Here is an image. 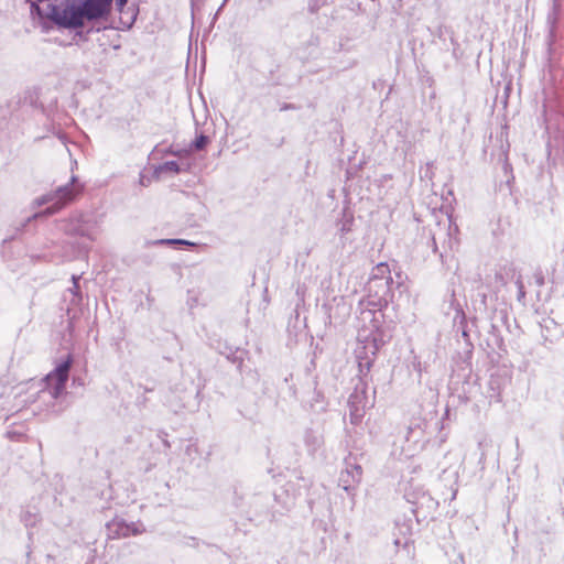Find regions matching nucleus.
I'll return each instance as SVG.
<instances>
[{"mask_svg": "<svg viewBox=\"0 0 564 564\" xmlns=\"http://www.w3.org/2000/svg\"><path fill=\"white\" fill-rule=\"evenodd\" d=\"M454 326L457 327V332L462 333L463 338L466 341L467 350L465 351L466 360L470 359L471 351H473V344L469 338V334L467 330V322H466V315L464 311L456 310V315L454 317Z\"/></svg>", "mask_w": 564, "mask_h": 564, "instance_id": "4468645a", "label": "nucleus"}, {"mask_svg": "<svg viewBox=\"0 0 564 564\" xmlns=\"http://www.w3.org/2000/svg\"><path fill=\"white\" fill-rule=\"evenodd\" d=\"M82 185L76 176H72L69 183L59 186L53 193L41 196L36 199L39 206L51 204L46 209V215H53L62 209L67 203L72 202L82 191Z\"/></svg>", "mask_w": 564, "mask_h": 564, "instance_id": "f03ea898", "label": "nucleus"}, {"mask_svg": "<svg viewBox=\"0 0 564 564\" xmlns=\"http://www.w3.org/2000/svg\"><path fill=\"white\" fill-rule=\"evenodd\" d=\"M152 178H154L153 175L152 176H148V175H145L143 173H140L139 184L141 186H145L147 187V186H149L151 184Z\"/></svg>", "mask_w": 564, "mask_h": 564, "instance_id": "c85d7f7f", "label": "nucleus"}, {"mask_svg": "<svg viewBox=\"0 0 564 564\" xmlns=\"http://www.w3.org/2000/svg\"><path fill=\"white\" fill-rule=\"evenodd\" d=\"M484 459H485V452L482 451V452H481V455H480V459H479V462H480V463H482V460H484Z\"/></svg>", "mask_w": 564, "mask_h": 564, "instance_id": "79ce46f5", "label": "nucleus"}, {"mask_svg": "<svg viewBox=\"0 0 564 564\" xmlns=\"http://www.w3.org/2000/svg\"><path fill=\"white\" fill-rule=\"evenodd\" d=\"M72 280H73L74 286H73V289H69V291L74 294V297H78L77 292L79 290V284H78L79 276L73 275Z\"/></svg>", "mask_w": 564, "mask_h": 564, "instance_id": "c756f323", "label": "nucleus"}, {"mask_svg": "<svg viewBox=\"0 0 564 564\" xmlns=\"http://www.w3.org/2000/svg\"><path fill=\"white\" fill-rule=\"evenodd\" d=\"M366 403L364 391L359 393L358 388H356L355 392L350 394L348 399L351 423L357 424L361 420Z\"/></svg>", "mask_w": 564, "mask_h": 564, "instance_id": "ddd939ff", "label": "nucleus"}, {"mask_svg": "<svg viewBox=\"0 0 564 564\" xmlns=\"http://www.w3.org/2000/svg\"><path fill=\"white\" fill-rule=\"evenodd\" d=\"M178 174L181 172L180 164L176 161H166L162 164L154 166L153 177L159 180L163 173Z\"/></svg>", "mask_w": 564, "mask_h": 564, "instance_id": "f3484780", "label": "nucleus"}, {"mask_svg": "<svg viewBox=\"0 0 564 564\" xmlns=\"http://www.w3.org/2000/svg\"><path fill=\"white\" fill-rule=\"evenodd\" d=\"M355 460L356 459L351 457L346 458V469L343 470L339 476V486L347 492L360 482L362 476V468Z\"/></svg>", "mask_w": 564, "mask_h": 564, "instance_id": "0eeeda50", "label": "nucleus"}, {"mask_svg": "<svg viewBox=\"0 0 564 564\" xmlns=\"http://www.w3.org/2000/svg\"><path fill=\"white\" fill-rule=\"evenodd\" d=\"M388 278H392L388 263L381 262L372 269L370 279L388 280Z\"/></svg>", "mask_w": 564, "mask_h": 564, "instance_id": "6ab92c4d", "label": "nucleus"}, {"mask_svg": "<svg viewBox=\"0 0 564 564\" xmlns=\"http://www.w3.org/2000/svg\"><path fill=\"white\" fill-rule=\"evenodd\" d=\"M209 138L205 134H199L192 143V149L196 151L204 150L209 143Z\"/></svg>", "mask_w": 564, "mask_h": 564, "instance_id": "393cba45", "label": "nucleus"}, {"mask_svg": "<svg viewBox=\"0 0 564 564\" xmlns=\"http://www.w3.org/2000/svg\"><path fill=\"white\" fill-rule=\"evenodd\" d=\"M516 285H517V290H518V293H517V299L518 301H522L524 300L525 297V290H524V284L522 282V279L521 276H519L517 280H516Z\"/></svg>", "mask_w": 564, "mask_h": 564, "instance_id": "bb28decb", "label": "nucleus"}, {"mask_svg": "<svg viewBox=\"0 0 564 564\" xmlns=\"http://www.w3.org/2000/svg\"><path fill=\"white\" fill-rule=\"evenodd\" d=\"M489 386L492 391L497 390V397H499L500 395V392H499L500 386L494 377L490 379Z\"/></svg>", "mask_w": 564, "mask_h": 564, "instance_id": "7c9ffc66", "label": "nucleus"}, {"mask_svg": "<svg viewBox=\"0 0 564 564\" xmlns=\"http://www.w3.org/2000/svg\"><path fill=\"white\" fill-rule=\"evenodd\" d=\"M303 441L310 454H314L324 443L323 435L313 429L305 430Z\"/></svg>", "mask_w": 564, "mask_h": 564, "instance_id": "2eb2a0df", "label": "nucleus"}, {"mask_svg": "<svg viewBox=\"0 0 564 564\" xmlns=\"http://www.w3.org/2000/svg\"><path fill=\"white\" fill-rule=\"evenodd\" d=\"M107 530L110 538H128L131 535L130 524L124 520H113L107 524Z\"/></svg>", "mask_w": 564, "mask_h": 564, "instance_id": "dca6fc26", "label": "nucleus"}, {"mask_svg": "<svg viewBox=\"0 0 564 564\" xmlns=\"http://www.w3.org/2000/svg\"><path fill=\"white\" fill-rule=\"evenodd\" d=\"M311 408L315 412H322V411H325V409H326L325 398H324L323 393L321 391H317L316 389L314 390V397L311 401Z\"/></svg>", "mask_w": 564, "mask_h": 564, "instance_id": "5701e85b", "label": "nucleus"}, {"mask_svg": "<svg viewBox=\"0 0 564 564\" xmlns=\"http://www.w3.org/2000/svg\"><path fill=\"white\" fill-rule=\"evenodd\" d=\"M144 391H145V392H150V391H152V389H148V388H145V389H144Z\"/></svg>", "mask_w": 564, "mask_h": 564, "instance_id": "c03bdc74", "label": "nucleus"}, {"mask_svg": "<svg viewBox=\"0 0 564 564\" xmlns=\"http://www.w3.org/2000/svg\"><path fill=\"white\" fill-rule=\"evenodd\" d=\"M173 245H181V246H194V242H191L185 239H158L153 241H147L145 246H173Z\"/></svg>", "mask_w": 564, "mask_h": 564, "instance_id": "aec40b11", "label": "nucleus"}, {"mask_svg": "<svg viewBox=\"0 0 564 564\" xmlns=\"http://www.w3.org/2000/svg\"><path fill=\"white\" fill-rule=\"evenodd\" d=\"M194 393L195 397H198L200 393V389L198 387H194L193 391H191V394Z\"/></svg>", "mask_w": 564, "mask_h": 564, "instance_id": "72a5a7b5", "label": "nucleus"}, {"mask_svg": "<svg viewBox=\"0 0 564 564\" xmlns=\"http://www.w3.org/2000/svg\"><path fill=\"white\" fill-rule=\"evenodd\" d=\"M210 346L225 357L228 355L229 349H235L234 347L229 346L226 341H221L220 339L210 341Z\"/></svg>", "mask_w": 564, "mask_h": 564, "instance_id": "b1692460", "label": "nucleus"}, {"mask_svg": "<svg viewBox=\"0 0 564 564\" xmlns=\"http://www.w3.org/2000/svg\"><path fill=\"white\" fill-rule=\"evenodd\" d=\"M542 338H544V341H543V345H546V343L549 341L550 344H553L552 340H549L547 337H545V335H542Z\"/></svg>", "mask_w": 564, "mask_h": 564, "instance_id": "58836bf2", "label": "nucleus"}, {"mask_svg": "<svg viewBox=\"0 0 564 564\" xmlns=\"http://www.w3.org/2000/svg\"><path fill=\"white\" fill-rule=\"evenodd\" d=\"M129 524H130V530L129 531H131V535L141 534L145 530L144 527L141 523L131 522Z\"/></svg>", "mask_w": 564, "mask_h": 564, "instance_id": "cd10ccee", "label": "nucleus"}, {"mask_svg": "<svg viewBox=\"0 0 564 564\" xmlns=\"http://www.w3.org/2000/svg\"><path fill=\"white\" fill-rule=\"evenodd\" d=\"M479 448H482V442L478 443Z\"/></svg>", "mask_w": 564, "mask_h": 564, "instance_id": "37998d69", "label": "nucleus"}, {"mask_svg": "<svg viewBox=\"0 0 564 564\" xmlns=\"http://www.w3.org/2000/svg\"><path fill=\"white\" fill-rule=\"evenodd\" d=\"M48 15L50 22L58 29L78 30L88 22L80 0H65L63 7L51 3L48 4Z\"/></svg>", "mask_w": 564, "mask_h": 564, "instance_id": "f257e3e1", "label": "nucleus"}, {"mask_svg": "<svg viewBox=\"0 0 564 564\" xmlns=\"http://www.w3.org/2000/svg\"><path fill=\"white\" fill-rule=\"evenodd\" d=\"M393 279L388 280L369 279L367 284L368 300L367 306L381 311L392 300Z\"/></svg>", "mask_w": 564, "mask_h": 564, "instance_id": "423d86ee", "label": "nucleus"}, {"mask_svg": "<svg viewBox=\"0 0 564 564\" xmlns=\"http://www.w3.org/2000/svg\"><path fill=\"white\" fill-rule=\"evenodd\" d=\"M384 344V340L382 338H378L377 334H371V339L367 340V344L365 345V355H368L370 352L372 356H375L378 351V349ZM359 359V370L360 373L366 375L370 370V367L372 365V359L368 356L361 357L358 355Z\"/></svg>", "mask_w": 564, "mask_h": 564, "instance_id": "9b49d317", "label": "nucleus"}, {"mask_svg": "<svg viewBox=\"0 0 564 564\" xmlns=\"http://www.w3.org/2000/svg\"><path fill=\"white\" fill-rule=\"evenodd\" d=\"M128 0H117V6L122 7L127 3Z\"/></svg>", "mask_w": 564, "mask_h": 564, "instance_id": "f704fd0d", "label": "nucleus"}, {"mask_svg": "<svg viewBox=\"0 0 564 564\" xmlns=\"http://www.w3.org/2000/svg\"><path fill=\"white\" fill-rule=\"evenodd\" d=\"M163 444H164L165 447H170L171 446L170 442L167 440H163Z\"/></svg>", "mask_w": 564, "mask_h": 564, "instance_id": "a19ab883", "label": "nucleus"}, {"mask_svg": "<svg viewBox=\"0 0 564 564\" xmlns=\"http://www.w3.org/2000/svg\"><path fill=\"white\" fill-rule=\"evenodd\" d=\"M246 354L247 352L245 350H241L240 348L229 349L228 355L226 356V358L230 362L236 364L238 370L241 371V366L243 364Z\"/></svg>", "mask_w": 564, "mask_h": 564, "instance_id": "412c9836", "label": "nucleus"}, {"mask_svg": "<svg viewBox=\"0 0 564 564\" xmlns=\"http://www.w3.org/2000/svg\"><path fill=\"white\" fill-rule=\"evenodd\" d=\"M327 4V0H308L307 9L311 13H316L321 8Z\"/></svg>", "mask_w": 564, "mask_h": 564, "instance_id": "a878e982", "label": "nucleus"}, {"mask_svg": "<svg viewBox=\"0 0 564 564\" xmlns=\"http://www.w3.org/2000/svg\"><path fill=\"white\" fill-rule=\"evenodd\" d=\"M25 525H34L35 523V517H28L24 518Z\"/></svg>", "mask_w": 564, "mask_h": 564, "instance_id": "2f4dec72", "label": "nucleus"}, {"mask_svg": "<svg viewBox=\"0 0 564 564\" xmlns=\"http://www.w3.org/2000/svg\"><path fill=\"white\" fill-rule=\"evenodd\" d=\"M561 12V2L560 0H552V8L550 9L547 17H546V28H547V36H546V43L549 46V50H551L553 43L555 42V30L556 24L560 18Z\"/></svg>", "mask_w": 564, "mask_h": 564, "instance_id": "f8f14e48", "label": "nucleus"}, {"mask_svg": "<svg viewBox=\"0 0 564 564\" xmlns=\"http://www.w3.org/2000/svg\"><path fill=\"white\" fill-rule=\"evenodd\" d=\"M172 340L175 343V346H176L178 349H181L180 344H178V340H177V337H176V336H174V337L172 338Z\"/></svg>", "mask_w": 564, "mask_h": 564, "instance_id": "e433bc0d", "label": "nucleus"}, {"mask_svg": "<svg viewBox=\"0 0 564 564\" xmlns=\"http://www.w3.org/2000/svg\"><path fill=\"white\" fill-rule=\"evenodd\" d=\"M72 365L73 356L68 354L66 358L57 362L55 368L45 377L47 391L53 399L59 398L65 392Z\"/></svg>", "mask_w": 564, "mask_h": 564, "instance_id": "39448f33", "label": "nucleus"}, {"mask_svg": "<svg viewBox=\"0 0 564 564\" xmlns=\"http://www.w3.org/2000/svg\"><path fill=\"white\" fill-rule=\"evenodd\" d=\"M26 2L30 3V11L33 17H37L41 20L46 19L50 21L48 6L46 9H43L39 6L37 1L26 0Z\"/></svg>", "mask_w": 564, "mask_h": 564, "instance_id": "4be33fe9", "label": "nucleus"}, {"mask_svg": "<svg viewBox=\"0 0 564 564\" xmlns=\"http://www.w3.org/2000/svg\"><path fill=\"white\" fill-rule=\"evenodd\" d=\"M542 338H544V341H543V345H546V343L549 341L550 344H553L552 340H549L547 337H545V335H542Z\"/></svg>", "mask_w": 564, "mask_h": 564, "instance_id": "ea45409f", "label": "nucleus"}, {"mask_svg": "<svg viewBox=\"0 0 564 564\" xmlns=\"http://www.w3.org/2000/svg\"><path fill=\"white\" fill-rule=\"evenodd\" d=\"M452 220L436 223L434 228L424 229L423 234L426 238V246L431 248L434 254H437L441 260L447 249L452 250L454 247V239L452 238Z\"/></svg>", "mask_w": 564, "mask_h": 564, "instance_id": "7ed1b4c3", "label": "nucleus"}, {"mask_svg": "<svg viewBox=\"0 0 564 564\" xmlns=\"http://www.w3.org/2000/svg\"><path fill=\"white\" fill-rule=\"evenodd\" d=\"M429 423L421 419H414L411 421L406 430L405 440L413 444H421L422 446L429 441L426 437V430Z\"/></svg>", "mask_w": 564, "mask_h": 564, "instance_id": "9d476101", "label": "nucleus"}, {"mask_svg": "<svg viewBox=\"0 0 564 564\" xmlns=\"http://www.w3.org/2000/svg\"><path fill=\"white\" fill-rule=\"evenodd\" d=\"M181 401H182V404L180 405V408H185L186 403H187V397L186 395L182 397Z\"/></svg>", "mask_w": 564, "mask_h": 564, "instance_id": "473e14b6", "label": "nucleus"}, {"mask_svg": "<svg viewBox=\"0 0 564 564\" xmlns=\"http://www.w3.org/2000/svg\"><path fill=\"white\" fill-rule=\"evenodd\" d=\"M291 108H293V106H292V105H290V104H285L281 109H282V110H286V109H291Z\"/></svg>", "mask_w": 564, "mask_h": 564, "instance_id": "4c0bfd02", "label": "nucleus"}, {"mask_svg": "<svg viewBox=\"0 0 564 564\" xmlns=\"http://www.w3.org/2000/svg\"><path fill=\"white\" fill-rule=\"evenodd\" d=\"M97 220L91 214H78L69 217L64 231L72 237H79L91 242L98 234Z\"/></svg>", "mask_w": 564, "mask_h": 564, "instance_id": "20e7f679", "label": "nucleus"}, {"mask_svg": "<svg viewBox=\"0 0 564 564\" xmlns=\"http://www.w3.org/2000/svg\"><path fill=\"white\" fill-rule=\"evenodd\" d=\"M352 224L354 215L348 208H345L341 213V218L337 221V228L341 237L351 230Z\"/></svg>", "mask_w": 564, "mask_h": 564, "instance_id": "a211bd4d", "label": "nucleus"}, {"mask_svg": "<svg viewBox=\"0 0 564 564\" xmlns=\"http://www.w3.org/2000/svg\"><path fill=\"white\" fill-rule=\"evenodd\" d=\"M192 449H194L196 452V448H194V445H188L186 448V453L189 455Z\"/></svg>", "mask_w": 564, "mask_h": 564, "instance_id": "c9c22d12", "label": "nucleus"}, {"mask_svg": "<svg viewBox=\"0 0 564 564\" xmlns=\"http://www.w3.org/2000/svg\"><path fill=\"white\" fill-rule=\"evenodd\" d=\"M88 22H97L106 19L110 11L112 0H80Z\"/></svg>", "mask_w": 564, "mask_h": 564, "instance_id": "6e6552de", "label": "nucleus"}, {"mask_svg": "<svg viewBox=\"0 0 564 564\" xmlns=\"http://www.w3.org/2000/svg\"><path fill=\"white\" fill-rule=\"evenodd\" d=\"M274 501L281 506V511H290L296 502V490L292 482H286L273 494Z\"/></svg>", "mask_w": 564, "mask_h": 564, "instance_id": "1a4fd4ad", "label": "nucleus"}]
</instances>
